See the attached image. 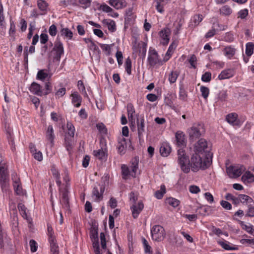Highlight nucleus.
I'll return each mask as SVG.
<instances>
[{
    "label": "nucleus",
    "mask_w": 254,
    "mask_h": 254,
    "mask_svg": "<svg viewBox=\"0 0 254 254\" xmlns=\"http://www.w3.org/2000/svg\"><path fill=\"white\" fill-rule=\"evenodd\" d=\"M190 168L192 171L195 172L199 169H205L210 165L209 161L204 159L201 154L194 153L191 157Z\"/></svg>",
    "instance_id": "nucleus-1"
},
{
    "label": "nucleus",
    "mask_w": 254,
    "mask_h": 254,
    "mask_svg": "<svg viewBox=\"0 0 254 254\" xmlns=\"http://www.w3.org/2000/svg\"><path fill=\"white\" fill-rule=\"evenodd\" d=\"M177 162L181 171L184 173L187 174L190 172L191 169L190 159L185 151L182 148L178 150Z\"/></svg>",
    "instance_id": "nucleus-2"
},
{
    "label": "nucleus",
    "mask_w": 254,
    "mask_h": 254,
    "mask_svg": "<svg viewBox=\"0 0 254 254\" xmlns=\"http://www.w3.org/2000/svg\"><path fill=\"white\" fill-rule=\"evenodd\" d=\"M147 63L149 66L152 67H158L163 64L157 52L155 49L151 48L149 49L148 51Z\"/></svg>",
    "instance_id": "nucleus-3"
},
{
    "label": "nucleus",
    "mask_w": 254,
    "mask_h": 254,
    "mask_svg": "<svg viewBox=\"0 0 254 254\" xmlns=\"http://www.w3.org/2000/svg\"><path fill=\"white\" fill-rule=\"evenodd\" d=\"M194 152L195 153L201 154L202 156L209 155L210 152L208 149L207 141L203 138L200 139L194 146Z\"/></svg>",
    "instance_id": "nucleus-4"
},
{
    "label": "nucleus",
    "mask_w": 254,
    "mask_h": 254,
    "mask_svg": "<svg viewBox=\"0 0 254 254\" xmlns=\"http://www.w3.org/2000/svg\"><path fill=\"white\" fill-rule=\"evenodd\" d=\"M117 148L118 153L121 155L125 154L127 148L130 150L133 149L130 140L126 139L123 136L118 138Z\"/></svg>",
    "instance_id": "nucleus-5"
},
{
    "label": "nucleus",
    "mask_w": 254,
    "mask_h": 254,
    "mask_svg": "<svg viewBox=\"0 0 254 254\" xmlns=\"http://www.w3.org/2000/svg\"><path fill=\"white\" fill-rule=\"evenodd\" d=\"M105 186V183L104 184L96 183L94 185L92 192V197L95 201L98 202L103 199Z\"/></svg>",
    "instance_id": "nucleus-6"
},
{
    "label": "nucleus",
    "mask_w": 254,
    "mask_h": 254,
    "mask_svg": "<svg viewBox=\"0 0 254 254\" xmlns=\"http://www.w3.org/2000/svg\"><path fill=\"white\" fill-rule=\"evenodd\" d=\"M245 170L243 165H231L227 168L226 172L230 178H236L240 176Z\"/></svg>",
    "instance_id": "nucleus-7"
},
{
    "label": "nucleus",
    "mask_w": 254,
    "mask_h": 254,
    "mask_svg": "<svg viewBox=\"0 0 254 254\" xmlns=\"http://www.w3.org/2000/svg\"><path fill=\"white\" fill-rule=\"evenodd\" d=\"M151 237L153 240L160 242L162 241L165 236L164 229L160 225L154 226L151 231Z\"/></svg>",
    "instance_id": "nucleus-8"
},
{
    "label": "nucleus",
    "mask_w": 254,
    "mask_h": 254,
    "mask_svg": "<svg viewBox=\"0 0 254 254\" xmlns=\"http://www.w3.org/2000/svg\"><path fill=\"white\" fill-rule=\"evenodd\" d=\"M171 29L167 26L162 28L158 33L160 44L167 46L170 41Z\"/></svg>",
    "instance_id": "nucleus-9"
},
{
    "label": "nucleus",
    "mask_w": 254,
    "mask_h": 254,
    "mask_svg": "<svg viewBox=\"0 0 254 254\" xmlns=\"http://www.w3.org/2000/svg\"><path fill=\"white\" fill-rule=\"evenodd\" d=\"M90 238L92 242L94 251L95 254H102L100 252L98 238V232L96 230H92L90 232Z\"/></svg>",
    "instance_id": "nucleus-10"
},
{
    "label": "nucleus",
    "mask_w": 254,
    "mask_h": 254,
    "mask_svg": "<svg viewBox=\"0 0 254 254\" xmlns=\"http://www.w3.org/2000/svg\"><path fill=\"white\" fill-rule=\"evenodd\" d=\"M202 128L200 125H194L188 129L189 136L191 139H196L201 135L200 129Z\"/></svg>",
    "instance_id": "nucleus-11"
},
{
    "label": "nucleus",
    "mask_w": 254,
    "mask_h": 254,
    "mask_svg": "<svg viewBox=\"0 0 254 254\" xmlns=\"http://www.w3.org/2000/svg\"><path fill=\"white\" fill-rule=\"evenodd\" d=\"M71 103L75 108H79L82 103V98L77 91H71L70 95Z\"/></svg>",
    "instance_id": "nucleus-12"
},
{
    "label": "nucleus",
    "mask_w": 254,
    "mask_h": 254,
    "mask_svg": "<svg viewBox=\"0 0 254 254\" xmlns=\"http://www.w3.org/2000/svg\"><path fill=\"white\" fill-rule=\"evenodd\" d=\"M223 54L227 59L231 60L236 53V49L234 46L229 45L224 47L222 50Z\"/></svg>",
    "instance_id": "nucleus-13"
},
{
    "label": "nucleus",
    "mask_w": 254,
    "mask_h": 254,
    "mask_svg": "<svg viewBox=\"0 0 254 254\" xmlns=\"http://www.w3.org/2000/svg\"><path fill=\"white\" fill-rule=\"evenodd\" d=\"M53 50L56 52V58L60 60L62 56L64 54L63 43L60 41H56L55 43Z\"/></svg>",
    "instance_id": "nucleus-14"
},
{
    "label": "nucleus",
    "mask_w": 254,
    "mask_h": 254,
    "mask_svg": "<svg viewBox=\"0 0 254 254\" xmlns=\"http://www.w3.org/2000/svg\"><path fill=\"white\" fill-rule=\"evenodd\" d=\"M144 205L142 202H138L137 204L135 203L130 207L132 211V216L134 218H137L138 215L142 210Z\"/></svg>",
    "instance_id": "nucleus-15"
},
{
    "label": "nucleus",
    "mask_w": 254,
    "mask_h": 254,
    "mask_svg": "<svg viewBox=\"0 0 254 254\" xmlns=\"http://www.w3.org/2000/svg\"><path fill=\"white\" fill-rule=\"evenodd\" d=\"M93 154L94 157L100 160H105L107 157V150L106 148L102 147L101 149L94 150Z\"/></svg>",
    "instance_id": "nucleus-16"
},
{
    "label": "nucleus",
    "mask_w": 254,
    "mask_h": 254,
    "mask_svg": "<svg viewBox=\"0 0 254 254\" xmlns=\"http://www.w3.org/2000/svg\"><path fill=\"white\" fill-rule=\"evenodd\" d=\"M7 169L3 166H0V183L2 189L6 187L7 185Z\"/></svg>",
    "instance_id": "nucleus-17"
},
{
    "label": "nucleus",
    "mask_w": 254,
    "mask_h": 254,
    "mask_svg": "<svg viewBox=\"0 0 254 254\" xmlns=\"http://www.w3.org/2000/svg\"><path fill=\"white\" fill-rule=\"evenodd\" d=\"M235 74V71L232 68H228L221 72L218 76L220 80H224L233 77Z\"/></svg>",
    "instance_id": "nucleus-18"
},
{
    "label": "nucleus",
    "mask_w": 254,
    "mask_h": 254,
    "mask_svg": "<svg viewBox=\"0 0 254 254\" xmlns=\"http://www.w3.org/2000/svg\"><path fill=\"white\" fill-rule=\"evenodd\" d=\"M175 137L177 141V145L178 146H183L186 145V140L185 135L184 132L181 130L176 132Z\"/></svg>",
    "instance_id": "nucleus-19"
},
{
    "label": "nucleus",
    "mask_w": 254,
    "mask_h": 254,
    "mask_svg": "<svg viewBox=\"0 0 254 254\" xmlns=\"http://www.w3.org/2000/svg\"><path fill=\"white\" fill-rule=\"evenodd\" d=\"M171 152L170 144L166 142L162 143L160 148V152L163 157H167Z\"/></svg>",
    "instance_id": "nucleus-20"
},
{
    "label": "nucleus",
    "mask_w": 254,
    "mask_h": 254,
    "mask_svg": "<svg viewBox=\"0 0 254 254\" xmlns=\"http://www.w3.org/2000/svg\"><path fill=\"white\" fill-rule=\"evenodd\" d=\"M109 3L117 9H122L127 5V3L124 0H110Z\"/></svg>",
    "instance_id": "nucleus-21"
},
{
    "label": "nucleus",
    "mask_w": 254,
    "mask_h": 254,
    "mask_svg": "<svg viewBox=\"0 0 254 254\" xmlns=\"http://www.w3.org/2000/svg\"><path fill=\"white\" fill-rule=\"evenodd\" d=\"M29 90L31 92L38 96H42L43 95L41 86L36 82H33L31 84Z\"/></svg>",
    "instance_id": "nucleus-22"
},
{
    "label": "nucleus",
    "mask_w": 254,
    "mask_h": 254,
    "mask_svg": "<svg viewBox=\"0 0 254 254\" xmlns=\"http://www.w3.org/2000/svg\"><path fill=\"white\" fill-rule=\"evenodd\" d=\"M103 24L108 27V30L111 32H114L116 30V24L115 22L110 19H104L102 21Z\"/></svg>",
    "instance_id": "nucleus-23"
},
{
    "label": "nucleus",
    "mask_w": 254,
    "mask_h": 254,
    "mask_svg": "<svg viewBox=\"0 0 254 254\" xmlns=\"http://www.w3.org/2000/svg\"><path fill=\"white\" fill-rule=\"evenodd\" d=\"M46 137L52 145L54 144L55 136L54 133V128L52 125H49L47 127L46 131Z\"/></svg>",
    "instance_id": "nucleus-24"
},
{
    "label": "nucleus",
    "mask_w": 254,
    "mask_h": 254,
    "mask_svg": "<svg viewBox=\"0 0 254 254\" xmlns=\"http://www.w3.org/2000/svg\"><path fill=\"white\" fill-rule=\"evenodd\" d=\"M48 230V241L50 244V245H55L56 244V240L55 235L54 234V232L53 229L51 225H48L47 226Z\"/></svg>",
    "instance_id": "nucleus-25"
},
{
    "label": "nucleus",
    "mask_w": 254,
    "mask_h": 254,
    "mask_svg": "<svg viewBox=\"0 0 254 254\" xmlns=\"http://www.w3.org/2000/svg\"><path fill=\"white\" fill-rule=\"evenodd\" d=\"M61 35L67 40H71L73 37L72 32L68 28H63L61 30Z\"/></svg>",
    "instance_id": "nucleus-26"
},
{
    "label": "nucleus",
    "mask_w": 254,
    "mask_h": 254,
    "mask_svg": "<svg viewBox=\"0 0 254 254\" xmlns=\"http://www.w3.org/2000/svg\"><path fill=\"white\" fill-rule=\"evenodd\" d=\"M139 158L135 157L133 158L131 161L130 168L132 170V173L134 174H131V176L133 177H135L136 172L138 167Z\"/></svg>",
    "instance_id": "nucleus-27"
},
{
    "label": "nucleus",
    "mask_w": 254,
    "mask_h": 254,
    "mask_svg": "<svg viewBox=\"0 0 254 254\" xmlns=\"http://www.w3.org/2000/svg\"><path fill=\"white\" fill-rule=\"evenodd\" d=\"M137 131L139 136H140L142 135L143 132L144 131V119L143 118L140 119V122L138 120L137 121Z\"/></svg>",
    "instance_id": "nucleus-28"
},
{
    "label": "nucleus",
    "mask_w": 254,
    "mask_h": 254,
    "mask_svg": "<svg viewBox=\"0 0 254 254\" xmlns=\"http://www.w3.org/2000/svg\"><path fill=\"white\" fill-rule=\"evenodd\" d=\"M237 114L236 113H231L226 116V121L230 124L234 126L237 124Z\"/></svg>",
    "instance_id": "nucleus-29"
},
{
    "label": "nucleus",
    "mask_w": 254,
    "mask_h": 254,
    "mask_svg": "<svg viewBox=\"0 0 254 254\" xmlns=\"http://www.w3.org/2000/svg\"><path fill=\"white\" fill-rule=\"evenodd\" d=\"M121 169L123 178L124 179H126L129 176H131V174H134L132 171H130L129 168L126 165H122Z\"/></svg>",
    "instance_id": "nucleus-30"
},
{
    "label": "nucleus",
    "mask_w": 254,
    "mask_h": 254,
    "mask_svg": "<svg viewBox=\"0 0 254 254\" xmlns=\"http://www.w3.org/2000/svg\"><path fill=\"white\" fill-rule=\"evenodd\" d=\"M166 187L164 185H162L160 187V189L159 190H156L154 193L155 197L158 199H161L164 194L166 193Z\"/></svg>",
    "instance_id": "nucleus-31"
},
{
    "label": "nucleus",
    "mask_w": 254,
    "mask_h": 254,
    "mask_svg": "<svg viewBox=\"0 0 254 254\" xmlns=\"http://www.w3.org/2000/svg\"><path fill=\"white\" fill-rule=\"evenodd\" d=\"M244 182L251 183L254 181V176L249 171L246 172L242 176Z\"/></svg>",
    "instance_id": "nucleus-32"
},
{
    "label": "nucleus",
    "mask_w": 254,
    "mask_h": 254,
    "mask_svg": "<svg viewBox=\"0 0 254 254\" xmlns=\"http://www.w3.org/2000/svg\"><path fill=\"white\" fill-rule=\"evenodd\" d=\"M179 75L178 71H172L168 74V80L171 84L175 83Z\"/></svg>",
    "instance_id": "nucleus-33"
},
{
    "label": "nucleus",
    "mask_w": 254,
    "mask_h": 254,
    "mask_svg": "<svg viewBox=\"0 0 254 254\" xmlns=\"http://www.w3.org/2000/svg\"><path fill=\"white\" fill-rule=\"evenodd\" d=\"M239 199L240 200V202L245 204H249L253 201V199L249 196L241 194L239 195Z\"/></svg>",
    "instance_id": "nucleus-34"
},
{
    "label": "nucleus",
    "mask_w": 254,
    "mask_h": 254,
    "mask_svg": "<svg viewBox=\"0 0 254 254\" xmlns=\"http://www.w3.org/2000/svg\"><path fill=\"white\" fill-rule=\"evenodd\" d=\"M219 11L221 14L225 16L230 15L232 12L231 8L227 5H225L222 6L220 8Z\"/></svg>",
    "instance_id": "nucleus-35"
},
{
    "label": "nucleus",
    "mask_w": 254,
    "mask_h": 254,
    "mask_svg": "<svg viewBox=\"0 0 254 254\" xmlns=\"http://www.w3.org/2000/svg\"><path fill=\"white\" fill-rule=\"evenodd\" d=\"M37 6L41 11L46 12L47 10L48 4L44 0H37Z\"/></svg>",
    "instance_id": "nucleus-36"
},
{
    "label": "nucleus",
    "mask_w": 254,
    "mask_h": 254,
    "mask_svg": "<svg viewBox=\"0 0 254 254\" xmlns=\"http://www.w3.org/2000/svg\"><path fill=\"white\" fill-rule=\"evenodd\" d=\"M254 44L252 42H249L246 45V54L248 57H250L254 53Z\"/></svg>",
    "instance_id": "nucleus-37"
},
{
    "label": "nucleus",
    "mask_w": 254,
    "mask_h": 254,
    "mask_svg": "<svg viewBox=\"0 0 254 254\" xmlns=\"http://www.w3.org/2000/svg\"><path fill=\"white\" fill-rule=\"evenodd\" d=\"M127 112L129 119L133 120L135 114V109L132 104H128L127 105Z\"/></svg>",
    "instance_id": "nucleus-38"
},
{
    "label": "nucleus",
    "mask_w": 254,
    "mask_h": 254,
    "mask_svg": "<svg viewBox=\"0 0 254 254\" xmlns=\"http://www.w3.org/2000/svg\"><path fill=\"white\" fill-rule=\"evenodd\" d=\"M131 67H132V63L129 57H128L125 62V70L128 75H130L131 74Z\"/></svg>",
    "instance_id": "nucleus-39"
},
{
    "label": "nucleus",
    "mask_w": 254,
    "mask_h": 254,
    "mask_svg": "<svg viewBox=\"0 0 254 254\" xmlns=\"http://www.w3.org/2000/svg\"><path fill=\"white\" fill-rule=\"evenodd\" d=\"M166 202L173 207H176L180 204V201L173 197L168 198Z\"/></svg>",
    "instance_id": "nucleus-40"
},
{
    "label": "nucleus",
    "mask_w": 254,
    "mask_h": 254,
    "mask_svg": "<svg viewBox=\"0 0 254 254\" xmlns=\"http://www.w3.org/2000/svg\"><path fill=\"white\" fill-rule=\"evenodd\" d=\"M142 244L146 254H152L151 247L149 246L147 241L144 238L142 239Z\"/></svg>",
    "instance_id": "nucleus-41"
},
{
    "label": "nucleus",
    "mask_w": 254,
    "mask_h": 254,
    "mask_svg": "<svg viewBox=\"0 0 254 254\" xmlns=\"http://www.w3.org/2000/svg\"><path fill=\"white\" fill-rule=\"evenodd\" d=\"M203 17L201 14L194 15L191 18L192 22L194 26H197L202 20Z\"/></svg>",
    "instance_id": "nucleus-42"
},
{
    "label": "nucleus",
    "mask_w": 254,
    "mask_h": 254,
    "mask_svg": "<svg viewBox=\"0 0 254 254\" xmlns=\"http://www.w3.org/2000/svg\"><path fill=\"white\" fill-rule=\"evenodd\" d=\"M67 128V134L71 137L74 135L75 128L73 125L70 122H67L66 124Z\"/></svg>",
    "instance_id": "nucleus-43"
},
{
    "label": "nucleus",
    "mask_w": 254,
    "mask_h": 254,
    "mask_svg": "<svg viewBox=\"0 0 254 254\" xmlns=\"http://www.w3.org/2000/svg\"><path fill=\"white\" fill-rule=\"evenodd\" d=\"M241 224L243 229L245 230L249 234L254 235V229L253 225L251 224L249 225L244 224L242 221L241 222Z\"/></svg>",
    "instance_id": "nucleus-44"
},
{
    "label": "nucleus",
    "mask_w": 254,
    "mask_h": 254,
    "mask_svg": "<svg viewBox=\"0 0 254 254\" xmlns=\"http://www.w3.org/2000/svg\"><path fill=\"white\" fill-rule=\"evenodd\" d=\"M18 209L20 212L22 216L25 218L27 219V215L26 213V208L22 203H19L18 205Z\"/></svg>",
    "instance_id": "nucleus-45"
},
{
    "label": "nucleus",
    "mask_w": 254,
    "mask_h": 254,
    "mask_svg": "<svg viewBox=\"0 0 254 254\" xmlns=\"http://www.w3.org/2000/svg\"><path fill=\"white\" fill-rule=\"evenodd\" d=\"M224 40L228 43H231L234 41V34L231 32H227L224 36Z\"/></svg>",
    "instance_id": "nucleus-46"
},
{
    "label": "nucleus",
    "mask_w": 254,
    "mask_h": 254,
    "mask_svg": "<svg viewBox=\"0 0 254 254\" xmlns=\"http://www.w3.org/2000/svg\"><path fill=\"white\" fill-rule=\"evenodd\" d=\"M200 91L201 93L202 96L206 100L209 94V89L208 87L201 86L200 88Z\"/></svg>",
    "instance_id": "nucleus-47"
},
{
    "label": "nucleus",
    "mask_w": 254,
    "mask_h": 254,
    "mask_svg": "<svg viewBox=\"0 0 254 254\" xmlns=\"http://www.w3.org/2000/svg\"><path fill=\"white\" fill-rule=\"evenodd\" d=\"M77 87L79 91L84 96H87V94L86 91L85 86L82 80H79L77 82Z\"/></svg>",
    "instance_id": "nucleus-48"
},
{
    "label": "nucleus",
    "mask_w": 254,
    "mask_h": 254,
    "mask_svg": "<svg viewBox=\"0 0 254 254\" xmlns=\"http://www.w3.org/2000/svg\"><path fill=\"white\" fill-rule=\"evenodd\" d=\"M48 76V74L47 72H45L44 70H39L37 74V78L43 81L45 80Z\"/></svg>",
    "instance_id": "nucleus-49"
},
{
    "label": "nucleus",
    "mask_w": 254,
    "mask_h": 254,
    "mask_svg": "<svg viewBox=\"0 0 254 254\" xmlns=\"http://www.w3.org/2000/svg\"><path fill=\"white\" fill-rule=\"evenodd\" d=\"M13 186L15 192L18 195H23L24 192L21 186V183L17 185H14Z\"/></svg>",
    "instance_id": "nucleus-50"
},
{
    "label": "nucleus",
    "mask_w": 254,
    "mask_h": 254,
    "mask_svg": "<svg viewBox=\"0 0 254 254\" xmlns=\"http://www.w3.org/2000/svg\"><path fill=\"white\" fill-rule=\"evenodd\" d=\"M218 243L219 245H220L223 249L226 250H235L237 249V248L230 247L226 242L219 241Z\"/></svg>",
    "instance_id": "nucleus-51"
},
{
    "label": "nucleus",
    "mask_w": 254,
    "mask_h": 254,
    "mask_svg": "<svg viewBox=\"0 0 254 254\" xmlns=\"http://www.w3.org/2000/svg\"><path fill=\"white\" fill-rule=\"evenodd\" d=\"M66 93V89L64 87H61L59 88L55 93L56 98H60L64 96Z\"/></svg>",
    "instance_id": "nucleus-52"
},
{
    "label": "nucleus",
    "mask_w": 254,
    "mask_h": 254,
    "mask_svg": "<svg viewBox=\"0 0 254 254\" xmlns=\"http://www.w3.org/2000/svg\"><path fill=\"white\" fill-rule=\"evenodd\" d=\"M78 2L83 8L86 9L90 6L91 0H79Z\"/></svg>",
    "instance_id": "nucleus-53"
},
{
    "label": "nucleus",
    "mask_w": 254,
    "mask_h": 254,
    "mask_svg": "<svg viewBox=\"0 0 254 254\" xmlns=\"http://www.w3.org/2000/svg\"><path fill=\"white\" fill-rule=\"evenodd\" d=\"M211 79V73L210 72H206L202 75L201 80L205 82H209Z\"/></svg>",
    "instance_id": "nucleus-54"
},
{
    "label": "nucleus",
    "mask_w": 254,
    "mask_h": 254,
    "mask_svg": "<svg viewBox=\"0 0 254 254\" xmlns=\"http://www.w3.org/2000/svg\"><path fill=\"white\" fill-rule=\"evenodd\" d=\"M96 127L99 131L102 134H106L107 133V129L105 126L102 123H98L96 125Z\"/></svg>",
    "instance_id": "nucleus-55"
},
{
    "label": "nucleus",
    "mask_w": 254,
    "mask_h": 254,
    "mask_svg": "<svg viewBox=\"0 0 254 254\" xmlns=\"http://www.w3.org/2000/svg\"><path fill=\"white\" fill-rule=\"evenodd\" d=\"M187 94L186 90L182 87L180 88L179 98L183 101H185L187 99Z\"/></svg>",
    "instance_id": "nucleus-56"
},
{
    "label": "nucleus",
    "mask_w": 254,
    "mask_h": 254,
    "mask_svg": "<svg viewBox=\"0 0 254 254\" xmlns=\"http://www.w3.org/2000/svg\"><path fill=\"white\" fill-rule=\"evenodd\" d=\"M238 15L239 18L244 19L248 15V10L246 8L243 9L238 12Z\"/></svg>",
    "instance_id": "nucleus-57"
},
{
    "label": "nucleus",
    "mask_w": 254,
    "mask_h": 254,
    "mask_svg": "<svg viewBox=\"0 0 254 254\" xmlns=\"http://www.w3.org/2000/svg\"><path fill=\"white\" fill-rule=\"evenodd\" d=\"M11 179L13 182V186L21 183L19 178L15 173H13L11 174Z\"/></svg>",
    "instance_id": "nucleus-58"
},
{
    "label": "nucleus",
    "mask_w": 254,
    "mask_h": 254,
    "mask_svg": "<svg viewBox=\"0 0 254 254\" xmlns=\"http://www.w3.org/2000/svg\"><path fill=\"white\" fill-rule=\"evenodd\" d=\"M11 179L13 182V186L21 183L19 178L15 173H13L11 174Z\"/></svg>",
    "instance_id": "nucleus-59"
},
{
    "label": "nucleus",
    "mask_w": 254,
    "mask_h": 254,
    "mask_svg": "<svg viewBox=\"0 0 254 254\" xmlns=\"http://www.w3.org/2000/svg\"><path fill=\"white\" fill-rule=\"evenodd\" d=\"M99 9L107 13L112 12V8L105 3L101 4L100 6Z\"/></svg>",
    "instance_id": "nucleus-60"
},
{
    "label": "nucleus",
    "mask_w": 254,
    "mask_h": 254,
    "mask_svg": "<svg viewBox=\"0 0 254 254\" xmlns=\"http://www.w3.org/2000/svg\"><path fill=\"white\" fill-rule=\"evenodd\" d=\"M205 199L209 203H212L214 202V197L210 192H206L204 194Z\"/></svg>",
    "instance_id": "nucleus-61"
},
{
    "label": "nucleus",
    "mask_w": 254,
    "mask_h": 254,
    "mask_svg": "<svg viewBox=\"0 0 254 254\" xmlns=\"http://www.w3.org/2000/svg\"><path fill=\"white\" fill-rule=\"evenodd\" d=\"M49 34L52 36H55L57 33V27L55 25L52 24L51 25L49 29Z\"/></svg>",
    "instance_id": "nucleus-62"
},
{
    "label": "nucleus",
    "mask_w": 254,
    "mask_h": 254,
    "mask_svg": "<svg viewBox=\"0 0 254 254\" xmlns=\"http://www.w3.org/2000/svg\"><path fill=\"white\" fill-rule=\"evenodd\" d=\"M189 191L193 194H197L200 191L199 188L195 185H191L189 187Z\"/></svg>",
    "instance_id": "nucleus-63"
},
{
    "label": "nucleus",
    "mask_w": 254,
    "mask_h": 254,
    "mask_svg": "<svg viewBox=\"0 0 254 254\" xmlns=\"http://www.w3.org/2000/svg\"><path fill=\"white\" fill-rule=\"evenodd\" d=\"M31 251L32 253L35 252L37 250V244L34 240H31L29 242Z\"/></svg>",
    "instance_id": "nucleus-64"
}]
</instances>
